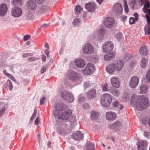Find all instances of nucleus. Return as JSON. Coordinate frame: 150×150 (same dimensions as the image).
<instances>
[{
	"mask_svg": "<svg viewBox=\"0 0 150 150\" xmlns=\"http://www.w3.org/2000/svg\"><path fill=\"white\" fill-rule=\"evenodd\" d=\"M66 107V105L64 104H56L54 106V110L53 113L55 117H58V118L65 120L66 122L68 121L70 123L74 122L76 118L74 116L71 115V112L69 110L61 112L59 114V112L63 110Z\"/></svg>",
	"mask_w": 150,
	"mask_h": 150,
	"instance_id": "obj_1",
	"label": "nucleus"
},
{
	"mask_svg": "<svg viewBox=\"0 0 150 150\" xmlns=\"http://www.w3.org/2000/svg\"><path fill=\"white\" fill-rule=\"evenodd\" d=\"M149 99L144 97L137 96L136 95H132L131 98L132 105L138 110L145 109L149 105Z\"/></svg>",
	"mask_w": 150,
	"mask_h": 150,
	"instance_id": "obj_2",
	"label": "nucleus"
},
{
	"mask_svg": "<svg viewBox=\"0 0 150 150\" xmlns=\"http://www.w3.org/2000/svg\"><path fill=\"white\" fill-rule=\"evenodd\" d=\"M112 97L111 95L108 93H104L102 95L100 98V103L103 107H109L112 103Z\"/></svg>",
	"mask_w": 150,
	"mask_h": 150,
	"instance_id": "obj_3",
	"label": "nucleus"
},
{
	"mask_svg": "<svg viewBox=\"0 0 150 150\" xmlns=\"http://www.w3.org/2000/svg\"><path fill=\"white\" fill-rule=\"evenodd\" d=\"M61 96L62 99L69 103L73 102L74 100L72 94L66 91H62Z\"/></svg>",
	"mask_w": 150,
	"mask_h": 150,
	"instance_id": "obj_4",
	"label": "nucleus"
},
{
	"mask_svg": "<svg viewBox=\"0 0 150 150\" xmlns=\"http://www.w3.org/2000/svg\"><path fill=\"white\" fill-rule=\"evenodd\" d=\"M95 70V67L93 64L88 63L85 68L83 71L84 74L90 75Z\"/></svg>",
	"mask_w": 150,
	"mask_h": 150,
	"instance_id": "obj_5",
	"label": "nucleus"
},
{
	"mask_svg": "<svg viewBox=\"0 0 150 150\" xmlns=\"http://www.w3.org/2000/svg\"><path fill=\"white\" fill-rule=\"evenodd\" d=\"M82 50L85 54H90L93 52L94 50L92 46L89 43H86L83 45Z\"/></svg>",
	"mask_w": 150,
	"mask_h": 150,
	"instance_id": "obj_6",
	"label": "nucleus"
},
{
	"mask_svg": "<svg viewBox=\"0 0 150 150\" xmlns=\"http://www.w3.org/2000/svg\"><path fill=\"white\" fill-rule=\"evenodd\" d=\"M68 77L69 79L71 81L79 82H81V79L79 77V74L74 71H72L70 72Z\"/></svg>",
	"mask_w": 150,
	"mask_h": 150,
	"instance_id": "obj_7",
	"label": "nucleus"
},
{
	"mask_svg": "<svg viewBox=\"0 0 150 150\" xmlns=\"http://www.w3.org/2000/svg\"><path fill=\"white\" fill-rule=\"evenodd\" d=\"M115 21L112 18L108 17L103 20V24L104 26L108 28L112 27L115 24Z\"/></svg>",
	"mask_w": 150,
	"mask_h": 150,
	"instance_id": "obj_8",
	"label": "nucleus"
},
{
	"mask_svg": "<svg viewBox=\"0 0 150 150\" xmlns=\"http://www.w3.org/2000/svg\"><path fill=\"white\" fill-rule=\"evenodd\" d=\"M139 81V78L137 76L131 77L129 82V86L132 88H136L138 86Z\"/></svg>",
	"mask_w": 150,
	"mask_h": 150,
	"instance_id": "obj_9",
	"label": "nucleus"
},
{
	"mask_svg": "<svg viewBox=\"0 0 150 150\" xmlns=\"http://www.w3.org/2000/svg\"><path fill=\"white\" fill-rule=\"evenodd\" d=\"M113 10L117 15L122 14L123 12V8L121 4L119 3L115 4L113 6Z\"/></svg>",
	"mask_w": 150,
	"mask_h": 150,
	"instance_id": "obj_10",
	"label": "nucleus"
},
{
	"mask_svg": "<svg viewBox=\"0 0 150 150\" xmlns=\"http://www.w3.org/2000/svg\"><path fill=\"white\" fill-rule=\"evenodd\" d=\"M113 48V45L111 41L105 42L103 46V51L105 52L112 50Z\"/></svg>",
	"mask_w": 150,
	"mask_h": 150,
	"instance_id": "obj_11",
	"label": "nucleus"
},
{
	"mask_svg": "<svg viewBox=\"0 0 150 150\" xmlns=\"http://www.w3.org/2000/svg\"><path fill=\"white\" fill-rule=\"evenodd\" d=\"M11 13L12 16L15 17H19L22 14L21 9L18 7H15L12 8Z\"/></svg>",
	"mask_w": 150,
	"mask_h": 150,
	"instance_id": "obj_12",
	"label": "nucleus"
},
{
	"mask_svg": "<svg viewBox=\"0 0 150 150\" xmlns=\"http://www.w3.org/2000/svg\"><path fill=\"white\" fill-rule=\"evenodd\" d=\"M115 63V66L117 73L121 71L123 68L125 62L124 60L119 59Z\"/></svg>",
	"mask_w": 150,
	"mask_h": 150,
	"instance_id": "obj_13",
	"label": "nucleus"
},
{
	"mask_svg": "<svg viewBox=\"0 0 150 150\" xmlns=\"http://www.w3.org/2000/svg\"><path fill=\"white\" fill-rule=\"evenodd\" d=\"M110 82L112 86L114 88H118L119 87L120 83L119 78L117 76H114L110 79Z\"/></svg>",
	"mask_w": 150,
	"mask_h": 150,
	"instance_id": "obj_14",
	"label": "nucleus"
},
{
	"mask_svg": "<svg viewBox=\"0 0 150 150\" xmlns=\"http://www.w3.org/2000/svg\"><path fill=\"white\" fill-rule=\"evenodd\" d=\"M106 70L110 74H116L117 71L115 68V63H113L108 64L106 67Z\"/></svg>",
	"mask_w": 150,
	"mask_h": 150,
	"instance_id": "obj_15",
	"label": "nucleus"
},
{
	"mask_svg": "<svg viewBox=\"0 0 150 150\" xmlns=\"http://www.w3.org/2000/svg\"><path fill=\"white\" fill-rule=\"evenodd\" d=\"M71 137L75 140H79L83 138V136L81 132L77 131L74 132L72 134Z\"/></svg>",
	"mask_w": 150,
	"mask_h": 150,
	"instance_id": "obj_16",
	"label": "nucleus"
},
{
	"mask_svg": "<svg viewBox=\"0 0 150 150\" xmlns=\"http://www.w3.org/2000/svg\"><path fill=\"white\" fill-rule=\"evenodd\" d=\"M146 143L144 141L140 140L137 143L138 150H145L146 147Z\"/></svg>",
	"mask_w": 150,
	"mask_h": 150,
	"instance_id": "obj_17",
	"label": "nucleus"
},
{
	"mask_svg": "<svg viewBox=\"0 0 150 150\" xmlns=\"http://www.w3.org/2000/svg\"><path fill=\"white\" fill-rule=\"evenodd\" d=\"M8 7L6 5L3 3L0 6V16H4L7 13Z\"/></svg>",
	"mask_w": 150,
	"mask_h": 150,
	"instance_id": "obj_18",
	"label": "nucleus"
},
{
	"mask_svg": "<svg viewBox=\"0 0 150 150\" xmlns=\"http://www.w3.org/2000/svg\"><path fill=\"white\" fill-rule=\"evenodd\" d=\"M85 7L88 11L92 12L95 10L96 5L93 2L88 3L85 5Z\"/></svg>",
	"mask_w": 150,
	"mask_h": 150,
	"instance_id": "obj_19",
	"label": "nucleus"
},
{
	"mask_svg": "<svg viewBox=\"0 0 150 150\" xmlns=\"http://www.w3.org/2000/svg\"><path fill=\"white\" fill-rule=\"evenodd\" d=\"M75 63L78 67L80 68H82L85 66V65L84 60L82 59H75Z\"/></svg>",
	"mask_w": 150,
	"mask_h": 150,
	"instance_id": "obj_20",
	"label": "nucleus"
},
{
	"mask_svg": "<svg viewBox=\"0 0 150 150\" xmlns=\"http://www.w3.org/2000/svg\"><path fill=\"white\" fill-rule=\"evenodd\" d=\"M96 90L94 89H92L91 90L89 91L86 93L87 97L88 99H93L96 97Z\"/></svg>",
	"mask_w": 150,
	"mask_h": 150,
	"instance_id": "obj_21",
	"label": "nucleus"
},
{
	"mask_svg": "<svg viewBox=\"0 0 150 150\" xmlns=\"http://www.w3.org/2000/svg\"><path fill=\"white\" fill-rule=\"evenodd\" d=\"M115 54L112 52L105 55L104 58L105 61H109L112 59L115 56Z\"/></svg>",
	"mask_w": 150,
	"mask_h": 150,
	"instance_id": "obj_22",
	"label": "nucleus"
},
{
	"mask_svg": "<svg viewBox=\"0 0 150 150\" xmlns=\"http://www.w3.org/2000/svg\"><path fill=\"white\" fill-rule=\"evenodd\" d=\"M116 115L113 112H109L106 113V118L109 120H113L115 119Z\"/></svg>",
	"mask_w": 150,
	"mask_h": 150,
	"instance_id": "obj_23",
	"label": "nucleus"
},
{
	"mask_svg": "<svg viewBox=\"0 0 150 150\" xmlns=\"http://www.w3.org/2000/svg\"><path fill=\"white\" fill-rule=\"evenodd\" d=\"M27 6L29 9L34 10L36 7V3L32 0H28L27 5Z\"/></svg>",
	"mask_w": 150,
	"mask_h": 150,
	"instance_id": "obj_24",
	"label": "nucleus"
},
{
	"mask_svg": "<svg viewBox=\"0 0 150 150\" xmlns=\"http://www.w3.org/2000/svg\"><path fill=\"white\" fill-rule=\"evenodd\" d=\"M139 53L141 55L143 56L146 55L148 53L146 47L144 46H142L139 50Z\"/></svg>",
	"mask_w": 150,
	"mask_h": 150,
	"instance_id": "obj_25",
	"label": "nucleus"
},
{
	"mask_svg": "<svg viewBox=\"0 0 150 150\" xmlns=\"http://www.w3.org/2000/svg\"><path fill=\"white\" fill-rule=\"evenodd\" d=\"M149 87L144 85H141L140 87L139 93L141 94H144L146 93L148 91Z\"/></svg>",
	"mask_w": 150,
	"mask_h": 150,
	"instance_id": "obj_26",
	"label": "nucleus"
},
{
	"mask_svg": "<svg viewBox=\"0 0 150 150\" xmlns=\"http://www.w3.org/2000/svg\"><path fill=\"white\" fill-rule=\"evenodd\" d=\"M148 60L145 58H143L141 60L140 65L142 68H145L148 63Z\"/></svg>",
	"mask_w": 150,
	"mask_h": 150,
	"instance_id": "obj_27",
	"label": "nucleus"
},
{
	"mask_svg": "<svg viewBox=\"0 0 150 150\" xmlns=\"http://www.w3.org/2000/svg\"><path fill=\"white\" fill-rule=\"evenodd\" d=\"M112 107L114 108H118L120 109H122L123 108V106L122 104H120L119 102L115 100L112 103Z\"/></svg>",
	"mask_w": 150,
	"mask_h": 150,
	"instance_id": "obj_28",
	"label": "nucleus"
},
{
	"mask_svg": "<svg viewBox=\"0 0 150 150\" xmlns=\"http://www.w3.org/2000/svg\"><path fill=\"white\" fill-rule=\"evenodd\" d=\"M105 34V30L103 29H101L98 31V39L100 40L103 39L104 35Z\"/></svg>",
	"mask_w": 150,
	"mask_h": 150,
	"instance_id": "obj_29",
	"label": "nucleus"
},
{
	"mask_svg": "<svg viewBox=\"0 0 150 150\" xmlns=\"http://www.w3.org/2000/svg\"><path fill=\"white\" fill-rule=\"evenodd\" d=\"M91 114L90 118L92 120H95L98 118V112L95 111H93L91 112Z\"/></svg>",
	"mask_w": 150,
	"mask_h": 150,
	"instance_id": "obj_30",
	"label": "nucleus"
},
{
	"mask_svg": "<svg viewBox=\"0 0 150 150\" xmlns=\"http://www.w3.org/2000/svg\"><path fill=\"white\" fill-rule=\"evenodd\" d=\"M23 0H12L11 3L14 6L21 5Z\"/></svg>",
	"mask_w": 150,
	"mask_h": 150,
	"instance_id": "obj_31",
	"label": "nucleus"
},
{
	"mask_svg": "<svg viewBox=\"0 0 150 150\" xmlns=\"http://www.w3.org/2000/svg\"><path fill=\"white\" fill-rule=\"evenodd\" d=\"M112 127H115V130L119 129L122 127L121 122L119 121L115 122L112 125Z\"/></svg>",
	"mask_w": 150,
	"mask_h": 150,
	"instance_id": "obj_32",
	"label": "nucleus"
},
{
	"mask_svg": "<svg viewBox=\"0 0 150 150\" xmlns=\"http://www.w3.org/2000/svg\"><path fill=\"white\" fill-rule=\"evenodd\" d=\"M108 85L107 83L102 85L101 86L102 90L103 92L108 91L109 89L108 88Z\"/></svg>",
	"mask_w": 150,
	"mask_h": 150,
	"instance_id": "obj_33",
	"label": "nucleus"
},
{
	"mask_svg": "<svg viewBox=\"0 0 150 150\" xmlns=\"http://www.w3.org/2000/svg\"><path fill=\"white\" fill-rule=\"evenodd\" d=\"M133 57L132 55L129 53H127L125 54L124 56V59L126 60H129L131 59Z\"/></svg>",
	"mask_w": 150,
	"mask_h": 150,
	"instance_id": "obj_34",
	"label": "nucleus"
},
{
	"mask_svg": "<svg viewBox=\"0 0 150 150\" xmlns=\"http://www.w3.org/2000/svg\"><path fill=\"white\" fill-rule=\"evenodd\" d=\"M0 107L1 108L0 109V117H1L4 112L6 107L4 105H0Z\"/></svg>",
	"mask_w": 150,
	"mask_h": 150,
	"instance_id": "obj_35",
	"label": "nucleus"
},
{
	"mask_svg": "<svg viewBox=\"0 0 150 150\" xmlns=\"http://www.w3.org/2000/svg\"><path fill=\"white\" fill-rule=\"evenodd\" d=\"M94 148V146L93 144H87L86 146V150H93Z\"/></svg>",
	"mask_w": 150,
	"mask_h": 150,
	"instance_id": "obj_36",
	"label": "nucleus"
},
{
	"mask_svg": "<svg viewBox=\"0 0 150 150\" xmlns=\"http://www.w3.org/2000/svg\"><path fill=\"white\" fill-rule=\"evenodd\" d=\"M45 11L44 8L43 7H40L38 8L37 11V13L38 14H40L42 13H43Z\"/></svg>",
	"mask_w": 150,
	"mask_h": 150,
	"instance_id": "obj_37",
	"label": "nucleus"
},
{
	"mask_svg": "<svg viewBox=\"0 0 150 150\" xmlns=\"http://www.w3.org/2000/svg\"><path fill=\"white\" fill-rule=\"evenodd\" d=\"M82 8L80 5H77L75 8V13H77L81 11Z\"/></svg>",
	"mask_w": 150,
	"mask_h": 150,
	"instance_id": "obj_38",
	"label": "nucleus"
},
{
	"mask_svg": "<svg viewBox=\"0 0 150 150\" xmlns=\"http://www.w3.org/2000/svg\"><path fill=\"white\" fill-rule=\"evenodd\" d=\"M111 93L115 96H118L120 94V92L118 90L116 89L112 91Z\"/></svg>",
	"mask_w": 150,
	"mask_h": 150,
	"instance_id": "obj_39",
	"label": "nucleus"
},
{
	"mask_svg": "<svg viewBox=\"0 0 150 150\" xmlns=\"http://www.w3.org/2000/svg\"><path fill=\"white\" fill-rule=\"evenodd\" d=\"M33 16L32 13H28L27 15L26 18L28 19H31L33 17Z\"/></svg>",
	"mask_w": 150,
	"mask_h": 150,
	"instance_id": "obj_40",
	"label": "nucleus"
},
{
	"mask_svg": "<svg viewBox=\"0 0 150 150\" xmlns=\"http://www.w3.org/2000/svg\"><path fill=\"white\" fill-rule=\"evenodd\" d=\"M146 78L147 81H150V69L148 70L146 76Z\"/></svg>",
	"mask_w": 150,
	"mask_h": 150,
	"instance_id": "obj_41",
	"label": "nucleus"
},
{
	"mask_svg": "<svg viewBox=\"0 0 150 150\" xmlns=\"http://www.w3.org/2000/svg\"><path fill=\"white\" fill-rule=\"evenodd\" d=\"M125 7H124V10L125 12L126 13H128L129 12V8L128 6L127 5V3L126 2H125Z\"/></svg>",
	"mask_w": 150,
	"mask_h": 150,
	"instance_id": "obj_42",
	"label": "nucleus"
},
{
	"mask_svg": "<svg viewBox=\"0 0 150 150\" xmlns=\"http://www.w3.org/2000/svg\"><path fill=\"white\" fill-rule=\"evenodd\" d=\"M80 22V20L79 18H76L73 21V23L74 25H77Z\"/></svg>",
	"mask_w": 150,
	"mask_h": 150,
	"instance_id": "obj_43",
	"label": "nucleus"
},
{
	"mask_svg": "<svg viewBox=\"0 0 150 150\" xmlns=\"http://www.w3.org/2000/svg\"><path fill=\"white\" fill-rule=\"evenodd\" d=\"M8 81L9 82V90L10 91H11L13 88V86L12 84V83L10 80L8 79Z\"/></svg>",
	"mask_w": 150,
	"mask_h": 150,
	"instance_id": "obj_44",
	"label": "nucleus"
},
{
	"mask_svg": "<svg viewBox=\"0 0 150 150\" xmlns=\"http://www.w3.org/2000/svg\"><path fill=\"white\" fill-rule=\"evenodd\" d=\"M32 55V54L31 53H26L23 54V57L24 58H26L29 56H31Z\"/></svg>",
	"mask_w": 150,
	"mask_h": 150,
	"instance_id": "obj_45",
	"label": "nucleus"
},
{
	"mask_svg": "<svg viewBox=\"0 0 150 150\" xmlns=\"http://www.w3.org/2000/svg\"><path fill=\"white\" fill-rule=\"evenodd\" d=\"M36 113H37V110H35V109L33 113V114L32 115V116L30 118L31 120H33V119H34V118L36 116Z\"/></svg>",
	"mask_w": 150,
	"mask_h": 150,
	"instance_id": "obj_46",
	"label": "nucleus"
},
{
	"mask_svg": "<svg viewBox=\"0 0 150 150\" xmlns=\"http://www.w3.org/2000/svg\"><path fill=\"white\" fill-rule=\"evenodd\" d=\"M135 21H136L135 19L133 18L130 17L129 20V23L130 24L134 23Z\"/></svg>",
	"mask_w": 150,
	"mask_h": 150,
	"instance_id": "obj_47",
	"label": "nucleus"
},
{
	"mask_svg": "<svg viewBox=\"0 0 150 150\" xmlns=\"http://www.w3.org/2000/svg\"><path fill=\"white\" fill-rule=\"evenodd\" d=\"M30 36L28 35H25L23 37L24 40L26 41L28 40L30 38Z\"/></svg>",
	"mask_w": 150,
	"mask_h": 150,
	"instance_id": "obj_48",
	"label": "nucleus"
},
{
	"mask_svg": "<svg viewBox=\"0 0 150 150\" xmlns=\"http://www.w3.org/2000/svg\"><path fill=\"white\" fill-rule=\"evenodd\" d=\"M144 6L146 8H149L150 7V3L148 1H147L144 5Z\"/></svg>",
	"mask_w": 150,
	"mask_h": 150,
	"instance_id": "obj_49",
	"label": "nucleus"
},
{
	"mask_svg": "<svg viewBox=\"0 0 150 150\" xmlns=\"http://www.w3.org/2000/svg\"><path fill=\"white\" fill-rule=\"evenodd\" d=\"M45 96H43L42 98L40 101V105H42L44 103V101L45 100Z\"/></svg>",
	"mask_w": 150,
	"mask_h": 150,
	"instance_id": "obj_50",
	"label": "nucleus"
},
{
	"mask_svg": "<svg viewBox=\"0 0 150 150\" xmlns=\"http://www.w3.org/2000/svg\"><path fill=\"white\" fill-rule=\"evenodd\" d=\"M83 108L84 109H87L89 108V105L87 103H86L83 105Z\"/></svg>",
	"mask_w": 150,
	"mask_h": 150,
	"instance_id": "obj_51",
	"label": "nucleus"
},
{
	"mask_svg": "<svg viewBox=\"0 0 150 150\" xmlns=\"http://www.w3.org/2000/svg\"><path fill=\"white\" fill-rule=\"evenodd\" d=\"M46 67L45 66H43L42 67L41 70V73H43L46 71Z\"/></svg>",
	"mask_w": 150,
	"mask_h": 150,
	"instance_id": "obj_52",
	"label": "nucleus"
},
{
	"mask_svg": "<svg viewBox=\"0 0 150 150\" xmlns=\"http://www.w3.org/2000/svg\"><path fill=\"white\" fill-rule=\"evenodd\" d=\"M45 54L46 55L47 57L49 58V51H48V49H47L45 51Z\"/></svg>",
	"mask_w": 150,
	"mask_h": 150,
	"instance_id": "obj_53",
	"label": "nucleus"
},
{
	"mask_svg": "<svg viewBox=\"0 0 150 150\" xmlns=\"http://www.w3.org/2000/svg\"><path fill=\"white\" fill-rule=\"evenodd\" d=\"M39 118L37 117V118L35 120V124H36V125H37L39 123Z\"/></svg>",
	"mask_w": 150,
	"mask_h": 150,
	"instance_id": "obj_54",
	"label": "nucleus"
},
{
	"mask_svg": "<svg viewBox=\"0 0 150 150\" xmlns=\"http://www.w3.org/2000/svg\"><path fill=\"white\" fill-rule=\"evenodd\" d=\"M84 100V97H79L78 99V101L79 102L81 103L83 100Z\"/></svg>",
	"mask_w": 150,
	"mask_h": 150,
	"instance_id": "obj_55",
	"label": "nucleus"
},
{
	"mask_svg": "<svg viewBox=\"0 0 150 150\" xmlns=\"http://www.w3.org/2000/svg\"><path fill=\"white\" fill-rule=\"evenodd\" d=\"M143 11L144 13H146L147 12V10L145 6H144L143 8Z\"/></svg>",
	"mask_w": 150,
	"mask_h": 150,
	"instance_id": "obj_56",
	"label": "nucleus"
},
{
	"mask_svg": "<svg viewBox=\"0 0 150 150\" xmlns=\"http://www.w3.org/2000/svg\"><path fill=\"white\" fill-rule=\"evenodd\" d=\"M134 16L135 17V20H137L138 19V15L137 13H135Z\"/></svg>",
	"mask_w": 150,
	"mask_h": 150,
	"instance_id": "obj_57",
	"label": "nucleus"
},
{
	"mask_svg": "<svg viewBox=\"0 0 150 150\" xmlns=\"http://www.w3.org/2000/svg\"><path fill=\"white\" fill-rule=\"evenodd\" d=\"M6 76H7L10 79H12L13 78V76L10 74L8 73L7 75H6Z\"/></svg>",
	"mask_w": 150,
	"mask_h": 150,
	"instance_id": "obj_58",
	"label": "nucleus"
},
{
	"mask_svg": "<svg viewBox=\"0 0 150 150\" xmlns=\"http://www.w3.org/2000/svg\"><path fill=\"white\" fill-rule=\"evenodd\" d=\"M88 82H86L84 84V86L85 87L87 88L89 86L88 85Z\"/></svg>",
	"mask_w": 150,
	"mask_h": 150,
	"instance_id": "obj_59",
	"label": "nucleus"
},
{
	"mask_svg": "<svg viewBox=\"0 0 150 150\" xmlns=\"http://www.w3.org/2000/svg\"><path fill=\"white\" fill-rule=\"evenodd\" d=\"M97 2L98 3L100 4H101V3L103 2V0H96Z\"/></svg>",
	"mask_w": 150,
	"mask_h": 150,
	"instance_id": "obj_60",
	"label": "nucleus"
},
{
	"mask_svg": "<svg viewBox=\"0 0 150 150\" xmlns=\"http://www.w3.org/2000/svg\"><path fill=\"white\" fill-rule=\"evenodd\" d=\"M131 3L134 5L136 4V1L135 0H132L131 1Z\"/></svg>",
	"mask_w": 150,
	"mask_h": 150,
	"instance_id": "obj_61",
	"label": "nucleus"
},
{
	"mask_svg": "<svg viewBox=\"0 0 150 150\" xmlns=\"http://www.w3.org/2000/svg\"><path fill=\"white\" fill-rule=\"evenodd\" d=\"M42 60L43 62H45L46 60V56L44 55L42 58Z\"/></svg>",
	"mask_w": 150,
	"mask_h": 150,
	"instance_id": "obj_62",
	"label": "nucleus"
},
{
	"mask_svg": "<svg viewBox=\"0 0 150 150\" xmlns=\"http://www.w3.org/2000/svg\"><path fill=\"white\" fill-rule=\"evenodd\" d=\"M150 133L149 132H144V134L145 136H148L149 135Z\"/></svg>",
	"mask_w": 150,
	"mask_h": 150,
	"instance_id": "obj_63",
	"label": "nucleus"
},
{
	"mask_svg": "<svg viewBox=\"0 0 150 150\" xmlns=\"http://www.w3.org/2000/svg\"><path fill=\"white\" fill-rule=\"evenodd\" d=\"M138 1L141 3V5H143L144 3V1L143 0H138Z\"/></svg>",
	"mask_w": 150,
	"mask_h": 150,
	"instance_id": "obj_64",
	"label": "nucleus"
}]
</instances>
